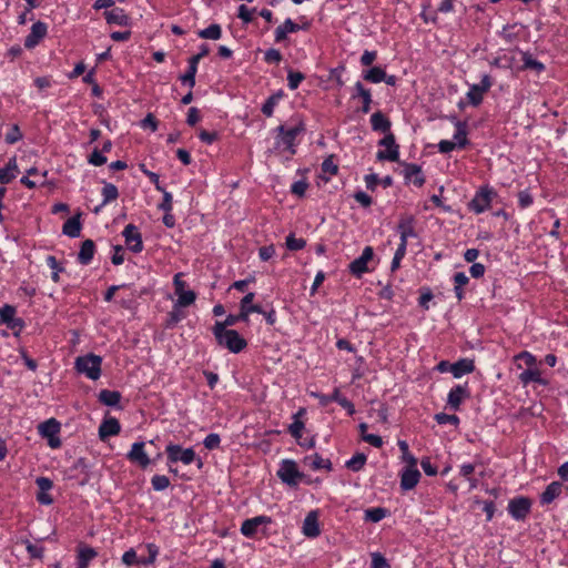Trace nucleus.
<instances>
[{"label": "nucleus", "mask_w": 568, "mask_h": 568, "mask_svg": "<svg viewBox=\"0 0 568 568\" xmlns=\"http://www.w3.org/2000/svg\"><path fill=\"white\" fill-rule=\"evenodd\" d=\"M236 323L239 321L234 317V314H229L224 321H216L212 327L216 343L234 354L241 353L247 346L246 339L237 331L229 328Z\"/></svg>", "instance_id": "obj_1"}, {"label": "nucleus", "mask_w": 568, "mask_h": 568, "mask_svg": "<svg viewBox=\"0 0 568 568\" xmlns=\"http://www.w3.org/2000/svg\"><path fill=\"white\" fill-rule=\"evenodd\" d=\"M102 357L95 354H87L75 359L74 368L79 374L85 375L92 381L101 376Z\"/></svg>", "instance_id": "obj_2"}, {"label": "nucleus", "mask_w": 568, "mask_h": 568, "mask_svg": "<svg viewBox=\"0 0 568 568\" xmlns=\"http://www.w3.org/2000/svg\"><path fill=\"white\" fill-rule=\"evenodd\" d=\"M282 483L295 487L305 478V474L300 471L297 464L293 459H283L276 473Z\"/></svg>", "instance_id": "obj_3"}, {"label": "nucleus", "mask_w": 568, "mask_h": 568, "mask_svg": "<svg viewBox=\"0 0 568 568\" xmlns=\"http://www.w3.org/2000/svg\"><path fill=\"white\" fill-rule=\"evenodd\" d=\"M496 196L497 192L489 185L480 186L468 203V209L476 214H480L490 207Z\"/></svg>", "instance_id": "obj_4"}, {"label": "nucleus", "mask_w": 568, "mask_h": 568, "mask_svg": "<svg viewBox=\"0 0 568 568\" xmlns=\"http://www.w3.org/2000/svg\"><path fill=\"white\" fill-rule=\"evenodd\" d=\"M165 454L168 457L169 466L178 462H181L184 465H190L196 459V454L192 447L183 448L181 445L173 443L166 445Z\"/></svg>", "instance_id": "obj_5"}, {"label": "nucleus", "mask_w": 568, "mask_h": 568, "mask_svg": "<svg viewBox=\"0 0 568 568\" xmlns=\"http://www.w3.org/2000/svg\"><path fill=\"white\" fill-rule=\"evenodd\" d=\"M61 430V424L55 418H49L38 426V432L41 437L48 439V445L53 448H60L62 443L59 437Z\"/></svg>", "instance_id": "obj_6"}, {"label": "nucleus", "mask_w": 568, "mask_h": 568, "mask_svg": "<svg viewBox=\"0 0 568 568\" xmlns=\"http://www.w3.org/2000/svg\"><path fill=\"white\" fill-rule=\"evenodd\" d=\"M378 145L386 148V150H379L376 153L378 161L399 162V145L390 131L386 132L384 138L378 141Z\"/></svg>", "instance_id": "obj_7"}, {"label": "nucleus", "mask_w": 568, "mask_h": 568, "mask_svg": "<svg viewBox=\"0 0 568 568\" xmlns=\"http://www.w3.org/2000/svg\"><path fill=\"white\" fill-rule=\"evenodd\" d=\"M532 501L529 497L517 496L509 500L507 510L516 521H524L531 511Z\"/></svg>", "instance_id": "obj_8"}, {"label": "nucleus", "mask_w": 568, "mask_h": 568, "mask_svg": "<svg viewBox=\"0 0 568 568\" xmlns=\"http://www.w3.org/2000/svg\"><path fill=\"white\" fill-rule=\"evenodd\" d=\"M148 550L150 552V557L139 558L135 550L133 548H131L123 554L122 561L126 566H133V565L149 566L155 561L156 556L159 554V548L154 544H149Z\"/></svg>", "instance_id": "obj_9"}, {"label": "nucleus", "mask_w": 568, "mask_h": 568, "mask_svg": "<svg viewBox=\"0 0 568 568\" xmlns=\"http://www.w3.org/2000/svg\"><path fill=\"white\" fill-rule=\"evenodd\" d=\"M305 130L306 129L304 122L300 120L293 128H290L283 136H276L275 145L277 148L284 145L285 149L291 152V154H295V140L297 135L303 133Z\"/></svg>", "instance_id": "obj_10"}, {"label": "nucleus", "mask_w": 568, "mask_h": 568, "mask_svg": "<svg viewBox=\"0 0 568 568\" xmlns=\"http://www.w3.org/2000/svg\"><path fill=\"white\" fill-rule=\"evenodd\" d=\"M122 236L124 237L125 245L132 253H141L144 248L142 234L134 224H128L123 231Z\"/></svg>", "instance_id": "obj_11"}, {"label": "nucleus", "mask_w": 568, "mask_h": 568, "mask_svg": "<svg viewBox=\"0 0 568 568\" xmlns=\"http://www.w3.org/2000/svg\"><path fill=\"white\" fill-rule=\"evenodd\" d=\"M403 166L402 174L405 180V184L413 183L415 186L420 187L425 184V175L422 171V166L416 163L398 162Z\"/></svg>", "instance_id": "obj_12"}, {"label": "nucleus", "mask_w": 568, "mask_h": 568, "mask_svg": "<svg viewBox=\"0 0 568 568\" xmlns=\"http://www.w3.org/2000/svg\"><path fill=\"white\" fill-rule=\"evenodd\" d=\"M182 274L178 273L174 275L173 284L174 292L178 295V306H189L194 303L196 294L191 290H185L186 283L181 278Z\"/></svg>", "instance_id": "obj_13"}, {"label": "nucleus", "mask_w": 568, "mask_h": 568, "mask_svg": "<svg viewBox=\"0 0 568 568\" xmlns=\"http://www.w3.org/2000/svg\"><path fill=\"white\" fill-rule=\"evenodd\" d=\"M470 397L468 383L455 385L447 396V406L453 410H459L462 403Z\"/></svg>", "instance_id": "obj_14"}, {"label": "nucleus", "mask_w": 568, "mask_h": 568, "mask_svg": "<svg viewBox=\"0 0 568 568\" xmlns=\"http://www.w3.org/2000/svg\"><path fill=\"white\" fill-rule=\"evenodd\" d=\"M254 297L255 294L250 292L241 300V312L234 314V317L237 318L239 322H248V316L252 313L264 314L265 311L261 305L253 304Z\"/></svg>", "instance_id": "obj_15"}, {"label": "nucleus", "mask_w": 568, "mask_h": 568, "mask_svg": "<svg viewBox=\"0 0 568 568\" xmlns=\"http://www.w3.org/2000/svg\"><path fill=\"white\" fill-rule=\"evenodd\" d=\"M316 398H318L320 404L322 406H327L331 400H336L338 405H341L344 409H346L347 414L349 416L355 414V406L354 404L346 398L345 396L341 395V392L338 388H335L334 392L331 395L325 394H314Z\"/></svg>", "instance_id": "obj_16"}, {"label": "nucleus", "mask_w": 568, "mask_h": 568, "mask_svg": "<svg viewBox=\"0 0 568 568\" xmlns=\"http://www.w3.org/2000/svg\"><path fill=\"white\" fill-rule=\"evenodd\" d=\"M374 250L372 246H365L362 254L352 261L348 265L349 272L356 276L361 277L364 273L368 271L367 263L373 258Z\"/></svg>", "instance_id": "obj_17"}, {"label": "nucleus", "mask_w": 568, "mask_h": 568, "mask_svg": "<svg viewBox=\"0 0 568 568\" xmlns=\"http://www.w3.org/2000/svg\"><path fill=\"white\" fill-rule=\"evenodd\" d=\"M272 523V518L265 515H260L253 518L245 519L241 526V532L247 538H253L258 532L261 526H266Z\"/></svg>", "instance_id": "obj_18"}, {"label": "nucleus", "mask_w": 568, "mask_h": 568, "mask_svg": "<svg viewBox=\"0 0 568 568\" xmlns=\"http://www.w3.org/2000/svg\"><path fill=\"white\" fill-rule=\"evenodd\" d=\"M415 224L416 220L414 215L400 216L398 224L396 226V231L399 234L400 241L408 243L409 237H417Z\"/></svg>", "instance_id": "obj_19"}, {"label": "nucleus", "mask_w": 568, "mask_h": 568, "mask_svg": "<svg viewBox=\"0 0 568 568\" xmlns=\"http://www.w3.org/2000/svg\"><path fill=\"white\" fill-rule=\"evenodd\" d=\"M48 26L42 21H37L32 24L30 33L24 39V47L32 49L37 47L40 41L47 36Z\"/></svg>", "instance_id": "obj_20"}, {"label": "nucleus", "mask_w": 568, "mask_h": 568, "mask_svg": "<svg viewBox=\"0 0 568 568\" xmlns=\"http://www.w3.org/2000/svg\"><path fill=\"white\" fill-rule=\"evenodd\" d=\"M144 442H136L126 454V458L130 462L138 464L142 469H145L151 464V459L144 452Z\"/></svg>", "instance_id": "obj_21"}, {"label": "nucleus", "mask_w": 568, "mask_h": 568, "mask_svg": "<svg viewBox=\"0 0 568 568\" xmlns=\"http://www.w3.org/2000/svg\"><path fill=\"white\" fill-rule=\"evenodd\" d=\"M98 557V551L84 544L79 542L77 546V567L75 568H88L90 562Z\"/></svg>", "instance_id": "obj_22"}, {"label": "nucleus", "mask_w": 568, "mask_h": 568, "mask_svg": "<svg viewBox=\"0 0 568 568\" xmlns=\"http://www.w3.org/2000/svg\"><path fill=\"white\" fill-rule=\"evenodd\" d=\"M420 479V473L416 466L408 465L400 474V488L410 490L415 488Z\"/></svg>", "instance_id": "obj_23"}, {"label": "nucleus", "mask_w": 568, "mask_h": 568, "mask_svg": "<svg viewBox=\"0 0 568 568\" xmlns=\"http://www.w3.org/2000/svg\"><path fill=\"white\" fill-rule=\"evenodd\" d=\"M361 98L362 108L361 112L366 114L371 111V105L373 103L372 92L369 89L365 88L361 81H357L354 85V93L352 94V99Z\"/></svg>", "instance_id": "obj_24"}, {"label": "nucleus", "mask_w": 568, "mask_h": 568, "mask_svg": "<svg viewBox=\"0 0 568 568\" xmlns=\"http://www.w3.org/2000/svg\"><path fill=\"white\" fill-rule=\"evenodd\" d=\"M303 534L308 538H315L321 535L320 524H318V514L316 510L310 511L302 527Z\"/></svg>", "instance_id": "obj_25"}, {"label": "nucleus", "mask_w": 568, "mask_h": 568, "mask_svg": "<svg viewBox=\"0 0 568 568\" xmlns=\"http://www.w3.org/2000/svg\"><path fill=\"white\" fill-rule=\"evenodd\" d=\"M103 16L109 24H116L121 27H128L131 24L130 17L125 13L124 9L119 7L104 11Z\"/></svg>", "instance_id": "obj_26"}, {"label": "nucleus", "mask_w": 568, "mask_h": 568, "mask_svg": "<svg viewBox=\"0 0 568 568\" xmlns=\"http://www.w3.org/2000/svg\"><path fill=\"white\" fill-rule=\"evenodd\" d=\"M70 477H79L82 476V479L80 480L81 485H84L89 481L90 478V470H89V464L84 457L78 458L73 465L69 468Z\"/></svg>", "instance_id": "obj_27"}, {"label": "nucleus", "mask_w": 568, "mask_h": 568, "mask_svg": "<svg viewBox=\"0 0 568 568\" xmlns=\"http://www.w3.org/2000/svg\"><path fill=\"white\" fill-rule=\"evenodd\" d=\"M121 432L120 422L110 417L104 419L99 427V437L101 440L106 439L108 437L115 436Z\"/></svg>", "instance_id": "obj_28"}, {"label": "nucleus", "mask_w": 568, "mask_h": 568, "mask_svg": "<svg viewBox=\"0 0 568 568\" xmlns=\"http://www.w3.org/2000/svg\"><path fill=\"white\" fill-rule=\"evenodd\" d=\"M81 216L82 212L79 211L72 217L67 220L62 226V233L71 239L79 237L82 229Z\"/></svg>", "instance_id": "obj_29"}, {"label": "nucleus", "mask_w": 568, "mask_h": 568, "mask_svg": "<svg viewBox=\"0 0 568 568\" xmlns=\"http://www.w3.org/2000/svg\"><path fill=\"white\" fill-rule=\"evenodd\" d=\"M298 31V23L294 22L291 18L280 24L274 31V41L281 43L287 39L288 33Z\"/></svg>", "instance_id": "obj_30"}, {"label": "nucleus", "mask_w": 568, "mask_h": 568, "mask_svg": "<svg viewBox=\"0 0 568 568\" xmlns=\"http://www.w3.org/2000/svg\"><path fill=\"white\" fill-rule=\"evenodd\" d=\"M475 368V361L464 357L453 363L452 374L455 378H460L466 374L473 373Z\"/></svg>", "instance_id": "obj_31"}, {"label": "nucleus", "mask_w": 568, "mask_h": 568, "mask_svg": "<svg viewBox=\"0 0 568 568\" xmlns=\"http://www.w3.org/2000/svg\"><path fill=\"white\" fill-rule=\"evenodd\" d=\"M121 398L122 395L119 390L101 389L98 395V399L101 404L118 409H122L120 406Z\"/></svg>", "instance_id": "obj_32"}, {"label": "nucleus", "mask_w": 568, "mask_h": 568, "mask_svg": "<svg viewBox=\"0 0 568 568\" xmlns=\"http://www.w3.org/2000/svg\"><path fill=\"white\" fill-rule=\"evenodd\" d=\"M523 65L519 68L520 71L532 70L537 74H540L546 70V65L539 60L535 59L528 51H520Z\"/></svg>", "instance_id": "obj_33"}, {"label": "nucleus", "mask_w": 568, "mask_h": 568, "mask_svg": "<svg viewBox=\"0 0 568 568\" xmlns=\"http://www.w3.org/2000/svg\"><path fill=\"white\" fill-rule=\"evenodd\" d=\"M101 194L103 196V201L100 205L94 207L93 212L95 214H98L104 205L115 201L119 197V190L114 184L110 182H103Z\"/></svg>", "instance_id": "obj_34"}, {"label": "nucleus", "mask_w": 568, "mask_h": 568, "mask_svg": "<svg viewBox=\"0 0 568 568\" xmlns=\"http://www.w3.org/2000/svg\"><path fill=\"white\" fill-rule=\"evenodd\" d=\"M95 253V243L88 239L81 243L80 251L78 253V262L81 265H89Z\"/></svg>", "instance_id": "obj_35"}, {"label": "nucleus", "mask_w": 568, "mask_h": 568, "mask_svg": "<svg viewBox=\"0 0 568 568\" xmlns=\"http://www.w3.org/2000/svg\"><path fill=\"white\" fill-rule=\"evenodd\" d=\"M371 125L373 131L386 133L390 131L392 122L382 111H376L371 115Z\"/></svg>", "instance_id": "obj_36"}, {"label": "nucleus", "mask_w": 568, "mask_h": 568, "mask_svg": "<svg viewBox=\"0 0 568 568\" xmlns=\"http://www.w3.org/2000/svg\"><path fill=\"white\" fill-rule=\"evenodd\" d=\"M520 383L526 386L530 383H537L542 386L549 384L548 379L541 377V373L537 368H527L519 374Z\"/></svg>", "instance_id": "obj_37"}, {"label": "nucleus", "mask_w": 568, "mask_h": 568, "mask_svg": "<svg viewBox=\"0 0 568 568\" xmlns=\"http://www.w3.org/2000/svg\"><path fill=\"white\" fill-rule=\"evenodd\" d=\"M561 491H562V484L560 481L550 483L540 495V504L541 505L551 504L557 497L560 496Z\"/></svg>", "instance_id": "obj_38"}, {"label": "nucleus", "mask_w": 568, "mask_h": 568, "mask_svg": "<svg viewBox=\"0 0 568 568\" xmlns=\"http://www.w3.org/2000/svg\"><path fill=\"white\" fill-rule=\"evenodd\" d=\"M303 463L310 466L313 470H320L324 468L331 471L333 469L332 462L329 459H323L317 453L314 455L305 456Z\"/></svg>", "instance_id": "obj_39"}, {"label": "nucleus", "mask_w": 568, "mask_h": 568, "mask_svg": "<svg viewBox=\"0 0 568 568\" xmlns=\"http://www.w3.org/2000/svg\"><path fill=\"white\" fill-rule=\"evenodd\" d=\"M285 93L282 89L277 90L273 94H271L265 102L262 104L261 112L267 116L271 118L274 113V109L277 105V103L284 98Z\"/></svg>", "instance_id": "obj_40"}, {"label": "nucleus", "mask_w": 568, "mask_h": 568, "mask_svg": "<svg viewBox=\"0 0 568 568\" xmlns=\"http://www.w3.org/2000/svg\"><path fill=\"white\" fill-rule=\"evenodd\" d=\"M197 65L199 62L195 61V59L190 58L186 72L179 77V80L182 82V84L187 85L190 89H193L195 87V75L197 72Z\"/></svg>", "instance_id": "obj_41"}, {"label": "nucleus", "mask_w": 568, "mask_h": 568, "mask_svg": "<svg viewBox=\"0 0 568 568\" xmlns=\"http://www.w3.org/2000/svg\"><path fill=\"white\" fill-rule=\"evenodd\" d=\"M18 170L16 156L9 159L4 168L0 169V183L9 184L16 179L14 171Z\"/></svg>", "instance_id": "obj_42"}, {"label": "nucleus", "mask_w": 568, "mask_h": 568, "mask_svg": "<svg viewBox=\"0 0 568 568\" xmlns=\"http://www.w3.org/2000/svg\"><path fill=\"white\" fill-rule=\"evenodd\" d=\"M455 126L454 142H456L458 149H465L469 144V140L467 139V123L465 121H457Z\"/></svg>", "instance_id": "obj_43"}, {"label": "nucleus", "mask_w": 568, "mask_h": 568, "mask_svg": "<svg viewBox=\"0 0 568 568\" xmlns=\"http://www.w3.org/2000/svg\"><path fill=\"white\" fill-rule=\"evenodd\" d=\"M305 414V408H300L297 413L293 415V423L288 426V433L295 438L296 442H300L302 438V430L304 429L305 425L300 419L301 416Z\"/></svg>", "instance_id": "obj_44"}, {"label": "nucleus", "mask_w": 568, "mask_h": 568, "mask_svg": "<svg viewBox=\"0 0 568 568\" xmlns=\"http://www.w3.org/2000/svg\"><path fill=\"white\" fill-rule=\"evenodd\" d=\"M454 293L456 298L460 302L465 298V291L463 286L467 285L469 277L464 272H457L454 274Z\"/></svg>", "instance_id": "obj_45"}, {"label": "nucleus", "mask_w": 568, "mask_h": 568, "mask_svg": "<svg viewBox=\"0 0 568 568\" xmlns=\"http://www.w3.org/2000/svg\"><path fill=\"white\" fill-rule=\"evenodd\" d=\"M385 70L382 67L375 65L368 70H364L362 72V78L371 83H381L385 80Z\"/></svg>", "instance_id": "obj_46"}, {"label": "nucleus", "mask_w": 568, "mask_h": 568, "mask_svg": "<svg viewBox=\"0 0 568 568\" xmlns=\"http://www.w3.org/2000/svg\"><path fill=\"white\" fill-rule=\"evenodd\" d=\"M6 326L8 329L12 331V335L14 337H19L23 328L26 327V322L21 317H17V313H11L8 321H6Z\"/></svg>", "instance_id": "obj_47"}, {"label": "nucleus", "mask_w": 568, "mask_h": 568, "mask_svg": "<svg viewBox=\"0 0 568 568\" xmlns=\"http://www.w3.org/2000/svg\"><path fill=\"white\" fill-rule=\"evenodd\" d=\"M182 306H178V303H174L173 308L169 312L165 320V327L173 328L176 324L185 317V313L181 310Z\"/></svg>", "instance_id": "obj_48"}, {"label": "nucleus", "mask_w": 568, "mask_h": 568, "mask_svg": "<svg viewBox=\"0 0 568 568\" xmlns=\"http://www.w3.org/2000/svg\"><path fill=\"white\" fill-rule=\"evenodd\" d=\"M197 36L201 39L219 40L222 37V28L219 23H212L207 28L199 30Z\"/></svg>", "instance_id": "obj_49"}, {"label": "nucleus", "mask_w": 568, "mask_h": 568, "mask_svg": "<svg viewBox=\"0 0 568 568\" xmlns=\"http://www.w3.org/2000/svg\"><path fill=\"white\" fill-rule=\"evenodd\" d=\"M389 514L384 507H372L365 510L364 519L366 521L378 523Z\"/></svg>", "instance_id": "obj_50"}, {"label": "nucleus", "mask_w": 568, "mask_h": 568, "mask_svg": "<svg viewBox=\"0 0 568 568\" xmlns=\"http://www.w3.org/2000/svg\"><path fill=\"white\" fill-rule=\"evenodd\" d=\"M367 456L364 453H356L351 459L345 463L346 468L352 471H359L364 468Z\"/></svg>", "instance_id": "obj_51"}, {"label": "nucleus", "mask_w": 568, "mask_h": 568, "mask_svg": "<svg viewBox=\"0 0 568 568\" xmlns=\"http://www.w3.org/2000/svg\"><path fill=\"white\" fill-rule=\"evenodd\" d=\"M467 99L469 104H471L473 106H478L483 102L484 92H481L477 84H473L470 85L469 91L467 92Z\"/></svg>", "instance_id": "obj_52"}, {"label": "nucleus", "mask_w": 568, "mask_h": 568, "mask_svg": "<svg viewBox=\"0 0 568 568\" xmlns=\"http://www.w3.org/2000/svg\"><path fill=\"white\" fill-rule=\"evenodd\" d=\"M22 544L26 545V549H27L30 558H34V559L43 558L44 548L41 545L33 544L28 539L22 540Z\"/></svg>", "instance_id": "obj_53"}, {"label": "nucleus", "mask_w": 568, "mask_h": 568, "mask_svg": "<svg viewBox=\"0 0 568 568\" xmlns=\"http://www.w3.org/2000/svg\"><path fill=\"white\" fill-rule=\"evenodd\" d=\"M47 264L52 270L51 280L54 283H59L60 273L64 271V267L59 264V262L53 255H49L47 257Z\"/></svg>", "instance_id": "obj_54"}, {"label": "nucleus", "mask_w": 568, "mask_h": 568, "mask_svg": "<svg viewBox=\"0 0 568 568\" xmlns=\"http://www.w3.org/2000/svg\"><path fill=\"white\" fill-rule=\"evenodd\" d=\"M304 79H305L304 73H302L300 71L288 70L287 85H288L290 90H296Z\"/></svg>", "instance_id": "obj_55"}, {"label": "nucleus", "mask_w": 568, "mask_h": 568, "mask_svg": "<svg viewBox=\"0 0 568 568\" xmlns=\"http://www.w3.org/2000/svg\"><path fill=\"white\" fill-rule=\"evenodd\" d=\"M434 419L439 425L450 424V425H454V426H458L459 423H460L459 417L457 415H455V414L449 415V414H446V413H438V414H436L434 416Z\"/></svg>", "instance_id": "obj_56"}, {"label": "nucleus", "mask_w": 568, "mask_h": 568, "mask_svg": "<svg viewBox=\"0 0 568 568\" xmlns=\"http://www.w3.org/2000/svg\"><path fill=\"white\" fill-rule=\"evenodd\" d=\"M170 479L165 475H154L151 478V485L154 490L162 491L170 486Z\"/></svg>", "instance_id": "obj_57"}, {"label": "nucleus", "mask_w": 568, "mask_h": 568, "mask_svg": "<svg viewBox=\"0 0 568 568\" xmlns=\"http://www.w3.org/2000/svg\"><path fill=\"white\" fill-rule=\"evenodd\" d=\"M23 138L18 124H12L4 135V141L8 144H14Z\"/></svg>", "instance_id": "obj_58"}, {"label": "nucleus", "mask_w": 568, "mask_h": 568, "mask_svg": "<svg viewBox=\"0 0 568 568\" xmlns=\"http://www.w3.org/2000/svg\"><path fill=\"white\" fill-rule=\"evenodd\" d=\"M286 247L290 251H300L303 250L306 245V241L302 237L297 239L293 233L288 234L286 237Z\"/></svg>", "instance_id": "obj_59"}, {"label": "nucleus", "mask_w": 568, "mask_h": 568, "mask_svg": "<svg viewBox=\"0 0 568 568\" xmlns=\"http://www.w3.org/2000/svg\"><path fill=\"white\" fill-rule=\"evenodd\" d=\"M434 298V294L429 287H423L420 290V296L418 298V305L425 310H429V302Z\"/></svg>", "instance_id": "obj_60"}, {"label": "nucleus", "mask_w": 568, "mask_h": 568, "mask_svg": "<svg viewBox=\"0 0 568 568\" xmlns=\"http://www.w3.org/2000/svg\"><path fill=\"white\" fill-rule=\"evenodd\" d=\"M283 59V55L278 49L271 48L264 53V61L267 64H278Z\"/></svg>", "instance_id": "obj_61"}, {"label": "nucleus", "mask_w": 568, "mask_h": 568, "mask_svg": "<svg viewBox=\"0 0 568 568\" xmlns=\"http://www.w3.org/2000/svg\"><path fill=\"white\" fill-rule=\"evenodd\" d=\"M323 173H328L329 175H336L338 172V165L334 162V155L327 156L322 165H321Z\"/></svg>", "instance_id": "obj_62"}, {"label": "nucleus", "mask_w": 568, "mask_h": 568, "mask_svg": "<svg viewBox=\"0 0 568 568\" xmlns=\"http://www.w3.org/2000/svg\"><path fill=\"white\" fill-rule=\"evenodd\" d=\"M108 161L106 156L103 155L101 150L95 148L92 153L88 156V162L94 166H101Z\"/></svg>", "instance_id": "obj_63"}, {"label": "nucleus", "mask_w": 568, "mask_h": 568, "mask_svg": "<svg viewBox=\"0 0 568 568\" xmlns=\"http://www.w3.org/2000/svg\"><path fill=\"white\" fill-rule=\"evenodd\" d=\"M371 568H390V565L381 552H374L372 554Z\"/></svg>", "instance_id": "obj_64"}]
</instances>
